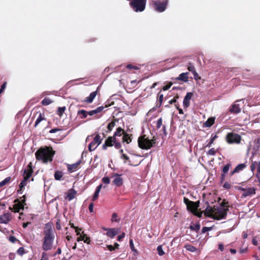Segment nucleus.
Instances as JSON below:
<instances>
[{"label":"nucleus","mask_w":260,"mask_h":260,"mask_svg":"<svg viewBox=\"0 0 260 260\" xmlns=\"http://www.w3.org/2000/svg\"><path fill=\"white\" fill-rule=\"evenodd\" d=\"M42 248L45 251L51 250L55 237V231L50 222L45 224L43 232Z\"/></svg>","instance_id":"obj_1"},{"label":"nucleus","mask_w":260,"mask_h":260,"mask_svg":"<svg viewBox=\"0 0 260 260\" xmlns=\"http://www.w3.org/2000/svg\"><path fill=\"white\" fill-rule=\"evenodd\" d=\"M207 206L204 211L205 216L211 217L214 219L220 220L225 219L227 216L228 208H222L217 206H211L209 203L207 202Z\"/></svg>","instance_id":"obj_2"},{"label":"nucleus","mask_w":260,"mask_h":260,"mask_svg":"<svg viewBox=\"0 0 260 260\" xmlns=\"http://www.w3.org/2000/svg\"><path fill=\"white\" fill-rule=\"evenodd\" d=\"M125 131L121 127L116 128L113 136L108 137L105 140L104 144L102 146L104 150H106L108 147H113L116 149H120L121 148V143L117 137L123 136L125 133Z\"/></svg>","instance_id":"obj_3"},{"label":"nucleus","mask_w":260,"mask_h":260,"mask_svg":"<svg viewBox=\"0 0 260 260\" xmlns=\"http://www.w3.org/2000/svg\"><path fill=\"white\" fill-rule=\"evenodd\" d=\"M55 154V151L51 147L45 146L39 149L35 153L36 159L46 163L51 161Z\"/></svg>","instance_id":"obj_4"},{"label":"nucleus","mask_w":260,"mask_h":260,"mask_svg":"<svg viewBox=\"0 0 260 260\" xmlns=\"http://www.w3.org/2000/svg\"><path fill=\"white\" fill-rule=\"evenodd\" d=\"M155 139H149L146 135L140 136L138 139V146L142 149L148 150L153 147L155 144Z\"/></svg>","instance_id":"obj_5"},{"label":"nucleus","mask_w":260,"mask_h":260,"mask_svg":"<svg viewBox=\"0 0 260 260\" xmlns=\"http://www.w3.org/2000/svg\"><path fill=\"white\" fill-rule=\"evenodd\" d=\"M146 5V0H132L129 3L130 6L136 12H143Z\"/></svg>","instance_id":"obj_6"},{"label":"nucleus","mask_w":260,"mask_h":260,"mask_svg":"<svg viewBox=\"0 0 260 260\" xmlns=\"http://www.w3.org/2000/svg\"><path fill=\"white\" fill-rule=\"evenodd\" d=\"M26 196L25 195L23 196L20 198V199H15L14 200V205L13 208L10 207L9 209L11 210H14L15 212H19L21 209H23L24 206L26 205Z\"/></svg>","instance_id":"obj_7"},{"label":"nucleus","mask_w":260,"mask_h":260,"mask_svg":"<svg viewBox=\"0 0 260 260\" xmlns=\"http://www.w3.org/2000/svg\"><path fill=\"white\" fill-rule=\"evenodd\" d=\"M183 202L186 205L187 210L190 211L192 213H194L199 207V201L193 202L190 201L188 198L184 197Z\"/></svg>","instance_id":"obj_8"},{"label":"nucleus","mask_w":260,"mask_h":260,"mask_svg":"<svg viewBox=\"0 0 260 260\" xmlns=\"http://www.w3.org/2000/svg\"><path fill=\"white\" fill-rule=\"evenodd\" d=\"M225 139L226 142L229 144H239L241 140V137L238 134L232 132L227 134Z\"/></svg>","instance_id":"obj_9"},{"label":"nucleus","mask_w":260,"mask_h":260,"mask_svg":"<svg viewBox=\"0 0 260 260\" xmlns=\"http://www.w3.org/2000/svg\"><path fill=\"white\" fill-rule=\"evenodd\" d=\"M154 0V3H151L155 10L159 12H164L167 7L168 0H164L162 1H157Z\"/></svg>","instance_id":"obj_10"},{"label":"nucleus","mask_w":260,"mask_h":260,"mask_svg":"<svg viewBox=\"0 0 260 260\" xmlns=\"http://www.w3.org/2000/svg\"><path fill=\"white\" fill-rule=\"evenodd\" d=\"M102 141V139L99 134H96L93 138V141L90 143L88 145V150L89 151H93L96 149L97 146L99 145Z\"/></svg>","instance_id":"obj_11"},{"label":"nucleus","mask_w":260,"mask_h":260,"mask_svg":"<svg viewBox=\"0 0 260 260\" xmlns=\"http://www.w3.org/2000/svg\"><path fill=\"white\" fill-rule=\"evenodd\" d=\"M112 178H113V183L116 186L120 187L123 184V181L121 175L115 173L113 175Z\"/></svg>","instance_id":"obj_12"},{"label":"nucleus","mask_w":260,"mask_h":260,"mask_svg":"<svg viewBox=\"0 0 260 260\" xmlns=\"http://www.w3.org/2000/svg\"><path fill=\"white\" fill-rule=\"evenodd\" d=\"M32 173V165L30 162L28 165L27 168L24 170V178L25 179V180H28L31 176Z\"/></svg>","instance_id":"obj_13"},{"label":"nucleus","mask_w":260,"mask_h":260,"mask_svg":"<svg viewBox=\"0 0 260 260\" xmlns=\"http://www.w3.org/2000/svg\"><path fill=\"white\" fill-rule=\"evenodd\" d=\"M110 105H110V104H106L104 106H102L98 107L95 109L88 112V114L90 116L97 115L99 113L102 112L105 108H108Z\"/></svg>","instance_id":"obj_14"},{"label":"nucleus","mask_w":260,"mask_h":260,"mask_svg":"<svg viewBox=\"0 0 260 260\" xmlns=\"http://www.w3.org/2000/svg\"><path fill=\"white\" fill-rule=\"evenodd\" d=\"M105 231H107L106 235L111 238L114 237L119 233V230L116 228L107 229L103 228Z\"/></svg>","instance_id":"obj_15"},{"label":"nucleus","mask_w":260,"mask_h":260,"mask_svg":"<svg viewBox=\"0 0 260 260\" xmlns=\"http://www.w3.org/2000/svg\"><path fill=\"white\" fill-rule=\"evenodd\" d=\"M192 95L193 93L192 92H187L185 96L183 102V105L184 108L187 109L189 107L190 100H191Z\"/></svg>","instance_id":"obj_16"},{"label":"nucleus","mask_w":260,"mask_h":260,"mask_svg":"<svg viewBox=\"0 0 260 260\" xmlns=\"http://www.w3.org/2000/svg\"><path fill=\"white\" fill-rule=\"evenodd\" d=\"M11 219V215L9 213H4L0 215V223H8Z\"/></svg>","instance_id":"obj_17"},{"label":"nucleus","mask_w":260,"mask_h":260,"mask_svg":"<svg viewBox=\"0 0 260 260\" xmlns=\"http://www.w3.org/2000/svg\"><path fill=\"white\" fill-rule=\"evenodd\" d=\"M235 102L230 107L229 112L231 113L237 114L241 112V108L240 105Z\"/></svg>","instance_id":"obj_18"},{"label":"nucleus","mask_w":260,"mask_h":260,"mask_svg":"<svg viewBox=\"0 0 260 260\" xmlns=\"http://www.w3.org/2000/svg\"><path fill=\"white\" fill-rule=\"evenodd\" d=\"M247 165L245 163L241 164L238 165L233 171L230 172V176H233L234 174L239 173L240 171L243 170L246 167Z\"/></svg>","instance_id":"obj_19"},{"label":"nucleus","mask_w":260,"mask_h":260,"mask_svg":"<svg viewBox=\"0 0 260 260\" xmlns=\"http://www.w3.org/2000/svg\"><path fill=\"white\" fill-rule=\"evenodd\" d=\"M80 164H81V160H79L78 161H77V162H76L75 164H71V165H68L67 168H68V171L70 173H72V172L76 171V170H78Z\"/></svg>","instance_id":"obj_20"},{"label":"nucleus","mask_w":260,"mask_h":260,"mask_svg":"<svg viewBox=\"0 0 260 260\" xmlns=\"http://www.w3.org/2000/svg\"><path fill=\"white\" fill-rule=\"evenodd\" d=\"M132 135L128 134L125 132L122 138V142L123 143H126V144H129L132 141Z\"/></svg>","instance_id":"obj_21"},{"label":"nucleus","mask_w":260,"mask_h":260,"mask_svg":"<svg viewBox=\"0 0 260 260\" xmlns=\"http://www.w3.org/2000/svg\"><path fill=\"white\" fill-rule=\"evenodd\" d=\"M97 93H98V90L91 92L89 96L86 98V99L84 100V102L85 103H89V104L93 102V101L94 99L95 98V97L96 96V95H97Z\"/></svg>","instance_id":"obj_22"},{"label":"nucleus","mask_w":260,"mask_h":260,"mask_svg":"<svg viewBox=\"0 0 260 260\" xmlns=\"http://www.w3.org/2000/svg\"><path fill=\"white\" fill-rule=\"evenodd\" d=\"M255 193V189L254 187H249L247 188L245 192L242 194V198H245Z\"/></svg>","instance_id":"obj_23"},{"label":"nucleus","mask_w":260,"mask_h":260,"mask_svg":"<svg viewBox=\"0 0 260 260\" xmlns=\"http://www.w3.org/2000/svg\"><path fill=\"white\" fill-rule=\"evenodd\" d=\"M177 80H180L184 82H186L188 81V73H182L176 79Z\"/></svg>","instance_id":"obj_24"},{"label":"nucleus","mask_w":260,"mask_h":260,"mask_svg":"<svg viewBox=\"0 0 260 260\" xmlns=\"http://www.w3.org/2000/svg\"><path fill=\"white\" fill-rule=\"evenodd\" d=\"M39 114V116H38V117L37 118L36 122H35V127H37L38 124L43 120H46V118L45 117V116H44V114H42L41 113V112H37L36 114Z\"/></svg>","instance_id":"obj_25"},{"label":"nucleus","mask_w":260,"mask_h":260,"mask_svg":"<svg viewBox=\"0 0 260 260\" xmlns=\"http://www.w3.org/2000/svg\"><path fill=\"white\" fill-rule=\"evenodd\" d=\"M102 187V184H101L99 186H98L96 188L95 191L94 193V194L92 197V201H95L99 197V193L100 190Z\"/></svg>","instance_id":"obj_26"},{"label":"nucleus","mask_w":260,"mask_h":260,"mask_svg":"<svg viewBox=\"0 0 260 260\" xmlns=\"http://www.w3.org/2000/svg\"><path fill=\"white\" fill-rule=\"evenodd\" d=\"M76 193L77 192L75 189L73 188L69 190L67 198L68 199L69 201H71L75 197Z\"/></svg>","instance_id":"obj_27"},{"label":"nucleus","mask_w":260,"mask_h":260,"mask_svg":"<svg viewBox=\"0 0 260 260\" xmlns=\"http://www.w3.org/2000/svg\"><path fill=\"white\" fill-rule=\"evenodd\" d=\"M118 121V119L116 118H114L113 120L110 122L107 125V133L110 132L112 131L113 127L115 125L116 122Z\"/></svg>","instance_id":"obj_28"},{"label":"nucleus","mask_w":260,"mask_h":260,"mask_svg":"<svg viewBox=\"0 0 260 260\" xmlns=\"http://www.w3.org/2000/svg\"><path fill=\"white\" fill-rule=\"evenodd\" d=\"M80 241H84L85 243L87 244H89L90 242V238L86 235H80V237H78L77 241L79 242Z\"/></svg>","instance_id":"obj_29"},{"label":"nucleus","mask_w":260,"mask_h":260,"mask_svg":"<svg viewBox=\"0 0 260 260\" xmlns=\"http://www.w3.org/2000/svg\"><path fill=\"white\" fill-rule=\"evenodd\" d=\"M214 122H215V118L214 117H210L204 123V125L205 127H210L214 123Z\"/></svg>","instance_id":"obj_30"},{"label":"nucleus","mask_w":260,"mask_h":260,"mask_svg":"<svg viewBox=\"0 0 260 260\" xmlns=\"http://www.w3.org/2000/svg\"><path fill=\"white\" fill-rule=\"evenodd\" d=\"M164 99V95L160 93L159 92L158 93V101L156 104V106L158 107H160L162 104V101Z\"/></svg>","instance_id":"obj_31"},{"label":"nucleus","mask_w":260,"mask_h":260,"mask_svg":"<svg viewBox=\"0 0 260 260\" xmlns=\"http://www.w3.org/2000/svg\"><path fill=\"white\" fill-rule=\"evenodd\" d=\"M63 173L60 171H56L54 173V178L56 180H60L63 176Z\"/></svg>","instance_id":"obj_32"},{"label":"nucleus","mask_w":260,"mask_h":260,"mask_svg":"<svg viewBox=\"0 0 260 260\" xmlns=\"http://www.w3.org/2000/svg\"><path fill=\"white\" fill-rule=\"evenodd\" d=\"M77 114L78 115H81L82 116H81V118L82 119L86 118L87 116V115H88V112L83 109L79 110L78 111Z\"/></svg>","instance_id":"obj_33"},{"label":"nucleus","mask_w":260,"mask_h":260,"mask_svg":"<svg viewBox=\"0 0 260 260\" xmlns=\"http://www.w3.org/2000/svg\"><path fill=\"white\" fill-rule=\"evenodd\" d=\"M184 248L190 252H195L197 250L195 247L189 244L185 245Z\"/></svg>","instance_id":"obj_34"},{"label":"nucleus","mask_w":260,"mask_h":260,"mask_svg":"<svg viewBox=\"0 0 260 260\" xmlns=\"http://www.w3.org/2000/svg\"><path fill=\"white\" fill-rule=\"evenodd\" d=\"M53 101L49 98H45L44 100H43L41 102V104L44 106H47L50 104H51Z\"/></svg>","instance_id":"obj_35"},{"label":"nucleus","mask_w":260,"mask_h":260,"mask_svg":"<svg viewBox=\"0 0 260 260\" xmlns=\"http://www.w3.org/2000/svg\"><path fill=\"white\" fill-rule=\"evenodd\" d=\"M11 180V177H8L6 178L3 181L0 182V187H2L5 185L7 184L10 182Z\"/></svg>","instance_id":"obj_36"},{"label":"nucleus","mask_w":260,"mask_h":260,"mask_svg":"<svg viewBox=\"0 0 260 260\" xmlns=\"http://www.w3.org/2000/svg\"><path fill=\"white\" fill-rule=\"evenodd\" d=\"M66 110V107H58V110L57 111V114L61 117L63 115L64 111Z\"/></svg>","instance_id":"obj_37"},{"label":"nucleus","mask_w":260,"mask_h":260,"mask_svg":"<svg viewBox=\"0 0 260 260\" xmlns=\"http://www.w3.org/2000/svg\"><path fill=\"white\" fill-rule=\"evenodd\" d=\"M190 229L192 231L198 232L200 229V225L199 224H196L191 225L189 227Z\"/></svg>","instance_id":"obj_38"},{"label":"nucleus","mask_w":260,"mask_h":260,"mask_svg":"<svg viewBox=\"0 0 260 260\" xmlns=\"http://www.w3.org/2000/svg\"><path fill=\"white\" fill-rule=\"evenodd\" d=\"M217 137L218 136L216 135H214V136H212L209 142L207 144L206 147H210Z\"/></svg>","instance_id":"obj_39"},{"label":"nucleus","mask_w":260,"mask_h":260,"mask_svg":"<svg viewBox=\"0 0 260 260\" xmlns=\"http://www.w3.org/2000/svg\"><path fill=\"white\" fill-rule=\"evenodd\" d=\"M218 207H221L222 208L229 209V202L226 201L225 200H223V201L220 203V205Z\"/></svg>","instance_id":"obj_40"},{"label":"nucleus","mask_w":260,"mask_h":260,"mask_svg":"<svg viewBox=\"0 0 260 260\" xmlns=\"http://www.w3.org/2000/svg\"><path fill=\"white\" fill-rule=\"evenodd\" d=\"M187 69L189 71L191 72L192 73L195 72L196 71V69L192 63L189 62L187 65Z\"/></svg>","instance_id":"obj_41"},{"label":"nucleus","mask_w":260,"mask_h":260,"mask_svg":"<svg viewBox=\"0 0 260 260\" xmlns=\"http://www.w3.org/2000/svg\"><path fill=\"white\" fill-rule=\"evenodd\" d=\"M231 165L230 164H228L225 165L222 169V172L224 173H226L229 171L230 169L231 168Z\"/></svg>","instance_id":"obj_42"},{"label":"nucleus","mask_w":260,"mask_h":260,"mask_svg":"<svg viewBox=\"0 0 260 260\" xmlns=\"http://www.w3.org/2000/svg\"><path fill=\"white\" fill-rule=\"evenodd\" d=\"M118 214L116 213L112 214L111 221L112 222H119L120 219L117 218Z\"/></svg>","instance_id":"obj_43"},{"label":"nucleus","mask_w":260,"mask_h":260,"mask_svg":"<svg viewBox=\"0 0 260 260\" xmlns=\"http://www.w3.org/2000/svg\"><path fill=\"white\" fill-rule=\"evenodd\" d=\"M157 250L159 255L162 256L165 254V252L162 250L161 245H159L157 246Z\"/></svg>","instance_id":"obj_44"},{"label":"nucleus","mask_w":260,"mask_h":260,"mask_svg":"<svg viewBox=\"0 0 260 260\" xmlns=\"http://www.w3.org/2000/svg\"><path fill=\"white\" fill-rule=\"evenodd\" d=\"M257 166V162L256 161H252V163L250 166V170L253 172L255 170L256 167Z\"/></svg>","instance_id":"obj_45"},{"label":"nucleus","mask_w":260,"mask_h":260,"mask_svg":"<svg viewBox=\"0 0 260 260\" xmlns=\"http://www.w3.org/2000/svg\"><path fill=\"white\" fill-rule=\"evenodd\" d=\"M27 181L28 180H25V179L23 178V180L21 182V183L19 185V188L23 189L25 186L26 185Z\"/></svg>","instance_id":"obj_46"},{"label":"nucleus","mask_w":260,"mask_h":260,"mask_svg":"<svg viewBox=\"0 0 260 260\" xmlns=\"http://www.w3.org/2000/svg\"><path fill=\"white\" fill-rule=\"evenodd\" d=\"M216 150L214 148L210 149L207 152V155H213V156L215 155L216 154Z\"/></svg>","instance_id":"obj_47"},{"label":"nucleus","mask_w":260,"mask_h":260,"mask_svg":"<svg viewBox=\"0 0 260 260\" xmlns=\"http://www.w3.org/2000/svg\"><path fill=\"white\" fill-rule=\"evenodd\" d=\"M162 124V119L161 118H159L156 122V128L159 129Z\"/></svg>","instance_id":"obj_48"},{"label":"nucleus","mask_w":260,"mask_h":260,"mask_svg":"<svg viewBox=\"0 0 260 260\" xmlns=\"http://www.w3.org/2000/svg\"><path fill=\"white\" fill-rule=\"evenodd\" d=\"M102 180L103 183L106 184H109L110 182V179L108 177H104Z\"/></svg>","instance_id":"obj_49"},{"label":"nucleus","mask_w":260,"mask_h":260,"mask_svg":"<svg viewBox=\"0 0 260 260\" xmlns=\"http://www.w3.org/2000/svg\"><path fill=\"white\" fill-rule=\"evenodd\" d=\"M121 158L125 160L128 161L129 165H131V161L129 160V158L126 154H122V155L121 156ZM124 162H126V161H125Z\"/></svg>","instance_id":"obj_50"},{"label":"nucleus","mask_w":260,"mask_h":260,"mask_svg":"<svg viewBox=\"0 0 260 260\" xmlns=\"http://www.w3.org/2000/svg\"><path fill=\"white\" fill-rule=\"evenodd\" d=\"M17 252L19 255H22L25 253L24 248L22 247H21L17 250Z\"/></svg>","instance_id":"obj_51"},{"label":"nucleus","mask_w":260,"mask_h":260,"mask_svg":"<svg viewBox=\"0 0 260 260\" xmlns=\"http://www.w3.org/2000/svg\"><path fill=\"white\" fill-rule=\"evenodd\" d=\"M254 143L257 149L260 147V138H256L254 141Z\"/></svg>","instance_id":"obj_52"},{"label":"nucleus","mask_w":260,"mask_h":260,"mask_svg":"<svg viewBox=\"0 0 260 260\" xmlns=\"http://www.w3.org/2000/svg\"><path fill=\"white\" fill-rule=\"evenodd\" d=\"M172 84H172V82H169L168 84H167V85H165L162 87V90H164V91L168 90L171 87V86L172 85Z\"/></svg>","instance_id":"obj_53"},{"label":"nucleus","mask_w":260,"mask_h":260,"mask_svg":"<svg viewBox=\"0 0 260 260\" xmlns=\"http://www.w3.org/2000/svg\"><path fill=\"white\" fill-rule=\"evenodd\" d=\"M211 230H212V227L204 226L202 228V233H205L208 231H211Z\"/></svg>","instance_id":"obj_54"},{"label":"nucleus","mask_w":260,"mask_h":260,"mask_svg":"<svg viewBox=\"0 0 260 260\" xmlns=\"http://www.w3.org/2000/svg\"><path fill=\"white\" fill-rule=\"evenodd\" d=\"M194 215L197 216L198 217H201L202 215L203 214L202 211H198V210H196L194 213H192Z\"/></svg>","instance_id":"obj_55"},{"label":"nucleus","mask_w":260,"mask_h":260,"mask_svg":"<svg viewBox=\"0 0 260 260\" xmlns=\"http://www.w3.org/2000/svg\"><path fill=\"white\" fill-rule=\"evenodd\" d=\"M6 85H7V82H5L1 86V88H0V94L4 91V90H5V89L6 88Z\"/></svg>","instance_id":"obj_56"},{"label":"nucleus","mask_w":260,"mask_h":260,"mask_svg":"<svg viewBox=\"0 0 260 260\" xmlns=\"http://www.w3.org/2000/svg\"><path fill=\"white\" fill-rule=\"evenodd\" d=\"M223 187L225 189H230L231 188V184L228 182L224 183Z\"/></svg>","instance_id":"obj_57"},{"label":"nucleus","mask_w":260,"mask_h":260,"mask_svg":"<svg viewBox=\"0 0 260 260\" xmlns=\"http://www.w3.org/2000/svg\"><path fill=\"white\" fill-rule=\"evenodd\" d=\"M129 246H130L131 249L133 251H136V250L135 248V246H134V245L133 241L132 239H131L129 240Z\"/></svg>","instance_id":"obj_58"},{"label":"nucleus","mask_w":260,"mask_h":260,"mask_svg":"<svg viewBox=\"0 0 260 260\" xmlns=\"http://www.w3.org/2000/svg\"><path fill=\"white\" fill-rule=\"evenodd\" d=\"M192 74L193 75V78H194V80H199L201 79V77L199 76V74H198V73L196 71L195 72L193 73Z\"/></svg>","instance_id":"obj_59"},{"label":"nucleus","mask_w":260,"mask_h":260,"mask_svg":"<svg viewBox=\"0 0 260 260\" xmlns=\"http://www.w3.org/2000/svg\"><path fill=\"white\" fill-rule=\"evenodd\" d=\"M126 68L128 69H129V70H131V69H135V70L139 69L138 67H137L136 66H134L133 65L131 64H127V66H126Z\"/></svg>","instance_id":"obj_60"},{"label":"nucleus","mask_w":260,"mask_h":260,"mask_svg":"<svg viewBox=\"0 0 260 260\" xmlns=\"http://www.w3.org/2000/svg\"><path fill=\"white\" fill-rule=\"evenodd\" d=\"M93 206L94 204L93 203H91L89 205L88 209L90 213H92L93 212Z\"/></svg>","instance_id":"obj_61"},{"label":"nucleus","mask_w":260,"mask_h":260,"mask_svg":"<svg viewBox=\"0 0 260 260\" xmlns=\"http://www.w3.org/2000/svg\"><path fill=\"white\" fill-rule=\"evenodd\" d=\"M9 240L10 242L12 243H15L17 241V239L15 238V237L13 236H11L9 237Z\"/></svg>","instance_id":"obj_62"},{"label":"nucleus","mask_w":260,"mask_h":260,"mask_svg":"<svg viewBox=\"0 0 260 260\" xmlns=\"http://www.w3.org/2000/svg\"><path fill=\"white\" fill-rule=\"evenodd\" d=\"M60 221L59 219H57L56 221V229L58 230H60L61 229V225L60 224Z\"/></svg>","instance_id":"obj_63"},{"label":"nucleus","mask_w":260,"mask_h":260,"mask_svg":"<svg viewBox=\"0 0 260 260\" xmlns=\"http://www.w3.org/2000/svg\"><path fill=\"white\" fill-rule=\"evenodd\" d=\"M125 234L124 233H122L121 235H119L117 237V240L119 241H121L122 239L124 237Z\"/></svg>","instance_id":"obj_64"}]
</instances>
